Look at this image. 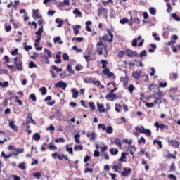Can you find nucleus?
Returning a JSON list of instances; mask_svg holds the SVG:
<instances>
[{"mask_svg": "<svg viewBox=\"0 0 180 180\" xmlns=\"http://www.w3.org/2000/svg\"><path fill=\"white\" fill-rule=\"evenodd\" d=\"M97 46V53L98 56H102L103 54V50L105 51L104 53V57H108V48L105 44L102 41V37H99V41L96 44Z\"/></svg>", "mask_w": 180, "mask_h": 180, "instance_id": "f257e3e1", "label": "nucleus"}, {"mask_svg": "<svg viewBox=\"0 0 180 180\" xmlns=\"http://www.w3.org/2000/svg\"><path fill=\"white\" fill-rule=\"evenodd\" d=\"M107 32L108 34H104V35L101 37V41L103 40L104 41H108V43H112V41H113V33L109 29L107 30Z\"/></svg>", "mask_w": 180, "mask_h": 180, "instance_id": "f03ea898", "label": "nucleus"}, {"mask_svg": "<svg viewBox=\"0 0 180 180\" xmlns=\"http://www.w3.org/2000/svg\"><path fill=\"white\" fill-rule=\"evenodd\" d=\"M43 33V25L41 26L40 28L38 29V31L35 32L37 34V39H35V42L34 44V47H37L41 40V34Z\"/></svg>", "mask_w": 180, "mask_h": 180, "instance_id": "7ed1b4c3", "label": "nucleus"}, {"mask_svg": "<svg viewBox=\"0 0 180 180\" xmlns=\"http://www.w3.org/2000/svg\"><path fill=\"white\" fill-rule=\"evenodd\" d=\"M131 174V168L130 167H124L123 171L121 172L122 176L126 177L129 176Z\"/></svg>", "mask_w": 180, "mask_h": 180, "instance_id": "20e7f679", "label": "nucleus"}, {"mask_svg": "<svg viewBox=\"0 0 180 180\" xmlns=\"http://www.w3.org/2000/svg\"><path fill=\"white\" fill-rule=\"evenodd\" d=\"M56 88H62V89L63 91H65L67 86H68V84L63 82V81H60L59 82L56 83L55 84Z\"/></svg>", "mask_w": 180, "mask_h": 180, "instance_id": "39448f33", "label": "nucleus"}, {"mask_svg": "<svg viewBox=\"0 0 180 180\" xmlns=\"http://www.w3.org/2000/svg\"><path fill=\"white\" fill-rule=\"evenodd\" d=\"M126 54L127 57H139V53H137V51L131 49H127Z\"/></svg>", "mask_w": 180, "mask_h": 180, "instance_id": "423d86ee", "label": "nucleus"}, {"mask_svg": "<svg viewBox=\"0 0 180 180\" xmlns=\"http://www.w3.org/2000/svg\"><path fill=\"white\" fill-rule=\"evenodd\" d=\"M112 169L115 171V172H118V174L122 173V163L119 162L117 165H115L112 166Z\"/></svg>", "mask_w": 180, "mask_h": 180, "instance_id": "0eeeda50", "label": "nucleus"}, {"mask_svg": "<svg viewBox=\"0 0 180 180\" xmlns=\"http://www.w3.org/2000/svg\"><path fill=\"white\" fill-rule=\"evenodd\" d=\"M169 144H171L172 147H174V148H179V142L176 140L174 139H169L167 141Z\"/></svg>", "mask_w": 180, "mask_h": 180, "instance_id": "6e6552de", "label": "nucleus"}, {"mask_svg": "<svg viewBox=\"0 0 180 180\" xmlns=\"http://www.w3.org/2000/svg\"><path fill=\"white\" fill-rule=\"evenodd\" d=\"M86 137L89 139L90 141H95V139H96V132L93 131L91 133L88 132L86 134Z\"/></svg>", "mask_w": 180, "mask_h": 180, "instance_id": "1a4fd4ad", "label": "nucleus"}, {"mask_svg": "<svg viewBox=\"0 0 180 180\" xmlns=\"http://www.w3.org/2000/svg\"><path fill=\"white\" fill-rule=\"evenodd\" d=\"M152 98L154 99L153 103L155 105H161V103H162L161 98L157 97V94H152Z\"/></svg>", "mask_w": 180, "mask_h": 180, "instance_id": "9d476101", "label": "nucleus"}, {"mask_svg": "<svg viewBox=\"0 0 180 180\" xmlns=\"http://www.w3.org/2000/svg\"><path fill=\"white\" fill-rule=\"evenodd\" d=\"M98 16H101V15L108 13V9L103 8V6H98Z\"/></svg>", "mask_w": 180, "mask_h": 180, "instance_id": "9b49d317", "label": "nucleus"}, {"mask_svg": "<svg viewBox=\"0 0 180 180\" xmlns=\"http://www.w3.org/2000/svg\"><path fill=\"white\" fill-rule=\"evenodd\" d=\"M33 12V18L36 20V19H40L41 18V15H40V13L39 9L37 10H32Z\"/></svg>", "mask_w": 180, "mask_h": 180, "instance_id": "f8f14e48", "label": "nucleus"}, {"mask_svg": "<svg viewBox=\"0 0 180 180\" xmlns=\"http://www.w3.org/2000/svg\"><path fill=\"white\" fill-rule=\"evenodd\" d=\"M102 72L103 74H105L106 75H108L109 78H110V77H115V74L110 72L109 68H105L102 71Z\"/></svg>", "mask_w": 180, "mask_h": 180, "instance_id": "ddd939ff", "label": "nucleus"}, {"mask_svg": "<svg viewBox=\"0 0 180 180\" xmlns=\"http://www.w3.org/2000/svg\"><path fill=\"white\" fill-rule=\"evenodd\" d=\"M105 99H111V101H115V99H117V98L116 97V94L110 92V94H107Z\"/></svg>", "mask_w": 180, "mask_h": 180, "instance_id": "4468645a", "label": "nucleus"}, {"mask_svg": "<svg viewBox=\"0 0 180 180\" xmlns=\"http://www.w3.org/2000/svg\"><path fill=\"white\" fill-rule=\"evenodd\" d=\"M132 77L134 78H135V79H139V78H140V77H141V71H134L132 72Z\"/></svg>", "mask_w": 180, "mask_h": 180, "instance_id": "2eb2a0df", "label": "nucleus"}, {"mask_svg": "<svg viewBox=\"0 0 180 180\" xmlns=\"http://www.w3.org/2000/svg\"><path fill=\"white\" fill-rule=\"evenodd\" d=\"M8 125L10 126V128L13 131L18 132V127L15 124V122L13 121H10L8 123Z\"/></svg>", "mask_w": 180, "mask_h": 180, "instance_id": "dca6fc26", "label": "nucleus"}, {"mask_svg": "<svg viewBox=\"0 0 180 180\" xmlns=\"http://www.w3.org/2000/svg\"><path fill=\"white\" fill-rule=\"evenodd\" d=\"M15 67L18 71H23V62L20 60L18 63L15 64Z\"/></svg>", "mask_w": 180, "mask_h": 180, "instance_id": "f3484780", "label": "nucleus"}, {"mask_svg": "<svg viewBox=\"0 0 180 180\" xmlns=\"http://www.w3.org/2000/svg\"><path fill=\"white\" fill-rule=\"evenodd\" d=\"M33 114H32V112H29L27 115V120L30 121L31 123H32V124L36 125V122H34V120L33 119Z\"/></svg>", "mask_w": 180, "mask_h": 180, "instance_id": "a211bd4d", "label": "nucleus"}, {"mask_svg": "<svg viewBox=\"0 0 180 180\" xmlns=\"http://www.w3.org/2000/svg\"><path fill=\"white\" fill-rule=\"evenodd\" d=\"M115 146H118L120 150H122V140L119 138H115L114 140Z\"/></svg>", "mask_w": 180, "mask_h": 180, "instance_id": "6ab92c4d", "label": "nucleus"}, {"mask_svg": "<svg viewBox=\"0 0 180 180\" xmlns=\"http://www.w3.org/2000/svg\"><path fill=\"white\" fill-rule=\"evenodd\" d=\"M126 153L122 152L121 153V157L118 159L120 162H126Z\"/></svg>", "mask_w": 180, "mask_h": 180, "instance_id": "aec40b11", "label": "nucleus"}, {"mask_svg": "<svg viewBox=\"0 0 180 180\" xmlns=\"http://www.w3.org/2000/svg\"><path fill=\"white\" fill-rule=\"evenodd\" d=\"M79 29H81V25H76L73 27V32L75 36H78V34H79Z\"/></svg>", "mask_w": 180, "mask_h": 180, "instance_id": "412c9836", "label": "nucleus"}, {"mask_svg": "<svg viewBox=\"0 0 180 180\" xmlns=\"http://www.w3.org/2000/svg\"><path fill=\"white\" fill-rule=\"evenodd\" d=\"M97 108L98 109V112H105V107L103 106V104L97 103Z\"/></svg>", "mask_w": 180, "mask_h": 180, "instance_id": "4be33fe9", "label": "nucleus"}, {"mask_svg": "<svg viewBox=\"0 0 180 180\" xmlns=\"http://www.w3.org/2000/svg\"><path fill=\"white\" fill-rule=\"evenodd\" d=\"M72 94L73 99H77V98H78V95L79 94V91H76L75 89H72Z\"/></svg>", "mask_w": 180, "mask_h": 180, "instance_id": "5701e85b", "label": "nucleus"}, {"mask_svg": "<svg viewBox=\"0 0 180 180\" xmlns=\"http://www.w3.org/2000/svg\"><path fill=\"white\" fill-rule=\"evenodd\" d=\"M110 153L111 154V155H117V154H119V149L111 148L110 149Z\"/></svg>", "mask_w": 180, "mask_h": 180, "instance_id": "b1692460", "label": "nucleus"}, {"mask_svg": "<svg viewBox=\"0 0 180 180\" xmlns=\"http://www.w3.org/2000/svg\"><path fill=\"white\" fill-rule=\"evenodd\" d=\"M44 51H45V53H46V54H47V56H45V60H47V58H51V57H53L52 56H51V51H50V50H49V49H44Z\"/></svg>", "mask_w": 180, "mask_h": 180, "instance_id": "393cba45", "label": "nucleus"}, {"mask_svg": "<svg viewBox=\"0 0 180 180\" xmlns=\"http://www.w3.org/2000/svg\"><path fill=\"white\" fill-rule=\"evenodd\" d=\"M135 130H138V131H139L140 133L144 134L146 129L143 126H136L135 127Z\"/></svg>", "mask_w": 180, "mask_h": 180, "instance_id": "a878e982", "label": "nucleus"}, {"mask_svg": "<svg viewBox=\"0 0 180 180\" xmlns=\"http://www.w3.org/2000/svg\"><path fill=\"white\" fill-rule=\"evenodd\" d=\"M101 64H102V65H103V66H102V68H103L104 70H106V68H108V66L106 65L107 64H108V60L102 59V60H101Z\"/></svg>", "mask_w": 180, "mask_h": 180, "instance_id": "bb28decb", "label": "nucleus"}, {"mask_svg": "<svg viewBox=\"0 0 180 180\" xmlns=\"http://www.w3.org/2000/svg\"><path fill=\"white\" fill-rule=\"evenodd\" d=\"M73 13H74V15H77V16L79 18H82V13L78 8H75L73 11Z\"/></svg>", "mask_w": 180, "mask_h": 180, "instance_id": "cd10ccee", "label": "nucleus"}, {"mask_svg": "<svg viewBox=\"0 0 180 180\" xmlns=\"http://www.w3.org/2000/svg\"><path fill=\"white\" fill-rule=\"evenodd\" d=\"M75 151H82L84 150V146L82 145H76L74 148Z\"/></svg>", "mask_w": 180, "mask_h": 180, "instance_id": "c85d7f7f", "label": "nucleus"}, {"mask_svg": "<svg viewBox=\"0 0 180 180\" xmlns=\"http://www.w3.org/2000/svg\"><path fill=\"white\" fill-rule=\"evenodd\" d=\"M105 131L107 134H112V133H113V128L112 126H108L107 128H105Z\"/></svg>", "mask_w": 180, "mask_h": 180, "instance_id": "c756f323", "label": "nucleus"}, {"mask_svg": "<svg viewBox=\"0 0 180 180\" xmlns=\"http://www.w3.org/2000/svg\"><path fill=\"white\" fill-rule=\"evenodd\" d=\"M32 139H33V140H35V141H39V140H40V139H41L40 134L35 133L33 135Z\"/></svg>", "mask_w": 180, "mask_h": 180, "instance_id": "7c9ffc66", "label": "nucleus"}, {"mask_svg": "<svg viewBox=\"0 0 180 180\" xmlns=\"http://www.w3.org/2000/svg\"><path fill=\"white\" fill-rule=\"evenodd\" d=\"M0 86L1 88H8L9 86V82L6 81L4 82H0Z\"/></svg>", "mask_w": 180, "mask_h": 180, "instance_id": "2f4dec72", "label": "nucleus"}, {"mask_svg": "<svg viewBox=\"0 0 180 180\" xmlns=\"http://www.w3.org/2000/svg\"><path fill=\"white\" fill-rule=\"evenodd\" d=\"M75 143H77V144H79V143H81V141H79V138L81 137V135H79V134H75Z\"/></svg>", "mask_w": 180, "mask_h": 180, "instance_id": "473e14b6", "label": "nucleus"}, {"mask_svg": "<svg viewBox=\"0 0 180 180\" xmlns=\"http://www.w3.org/2000/svg\"><path fill=\"white\" fill-rule=\"evenodd\" d=\"M49 150H57V147L56 146H54V143H53V142L49 143Z\"/></svg>", "mask_w": 180, "mask_h": 180, "instance_id": "72a5a7b5", "label": "nucleus"}, {"mask_svg": "<svg viewBox=\"0 0 180 180\" xmlns=\"http://www.w3.org/2000/svg\"><path fill=\"white\" fill-rule=\"evenodd\" d=\"M149 12L150 15H153V16H155V15L157 14V10H155V8L153 7L149 8Z\"/></svg>", "mask_w": 180, "mask_h": 180, "instance_id": "f704fd0d", "label": "nucleus"}, {"mask_svg": "<svg viewBox=\"0 0 180 180\" xmlns=\"http://www.w3.org/2000/svg\"><path fill=\"white\" fill-rule=\"evenodd\" d=\"M172 18L174 20H176V22H180V18L176 15V13H174L171 15Z\"/></svg>", "mask_w": 180, "mask_h": 180, "instance_id": "c9c22d12", "label": "nucleus"}, {"mask_svg": "<svg viewBox=\"0 0 180 180\" xmlns=\"http://www.w3.org/2000/svg\"><path fill=\"white\" fill-rule=\"evenodd\" d=\"M108 86H109L110 85H112V86H114V89L110 90L111 93L115 92V91H117V88L116 87V84L112 82V83H108Z\"/></svg>", "mask_w": 180, "mask_h": 180, "instance_id": "e433bc0d", "label": "nucleus"}, {"mask_svg": "<svg viewBox=\"0 0 180 180\" xmlns=\"http://www.w3.org/2000/svg\"><path fill=\"white\" fill-rule=\"evenodd\" d=\"M157 143L158 145V147L160 148H162L163 146H162V142L161 141H158L157 139L153 141V144Z\"/></svg>", "mask_w": 180, "mask_h": 180, "instance_id": "4c0bfd02", "label": "nucleus"}, {"mask_svg": "<svg viewBox=\"0 0 180 180\" xmlns=\"http://www.w3.org/2000/svg\"><path fill=\"white\" fill-rule=\"evenodd\" d=\"M51 68H53V70L54 71H56V72H61V71H63V68H59L58 67H57L56 65H52Z\"/></svg>", "mask_w": 180, "mask_h": 180, "instance_id": "58836bf2", "label": "nucleus"}, {"mask_svg": "<svg viewBox=\"0 0 180 180\" xmlns=\"http://www.w3.org/2000/svg\"><path fill=\"white\" fill-rule=\"evenodd\" d=\"M58 41L59 44H63V41H61V37H56L53 39L54 43H57Z\"/></svg>", "mask_w": 180, "mask_h": 180, "instance_id": "ea45409f", "label": "nucleus"}, {"mask_svg": "<svg viewBox=\"0 0 180 180\" xmlns=\"http://www.w3.org/2000/svg\"><path fill=\"white\" fill-rule=\"evenodd\" d=\"M67 70L70 74H75V71L72 70V66H71V65H68Z\"/></svg>", "mask_w": 180, "mask_h": 180, "instance_id": "a19ab883", "label": "nucleus"}, {"mask_svg": "<svg viewBox=\"0 0 180 180\" xmlns=\"http://www.w3.org/2000/svg\"><path fill=\"white\" fill-rule=\"evenodd\" d=\"M61 112H60V110H57L56 112H55V117L58 120H60L61 119Z\"/></svg>", "mask_w": 180, "mask_h": 180, "instance_id": "79ce46f5", "label": "nucleus"}, {"mask_svg": "<svg viewBox=\"0 0 180 180\" xmlns=\"http://www.w3.org/2000/svg\"><path fill=\"white\" fill-rule=\"evenodd\" d=\"M102 4L104 6H106V5H108V4L113 5L114 2L113 0H108L107 1H102Z\"/></svg>", "mask_w": 180, "mask_h": 180, "instance_id": "37998d69", "label": "nucleus"}, {"mask_svg": "<svg viewBox=\"0 0 180 180\" xmlns=\"http://www.w3.org/2000/svg\"><path fill=\"white\" fill-rule=\"evenodd\" d=\"M55 143H65V139L63 137H60L55 139Z\"/></svg>", "mask_w": 180, "mask_h": 180, "instance_id": "c03bdc74", "label": "nucleus"}, {"mask_svg": "<svg viewBox=\"0 0 180 180\" xmlns=\"http://www.w3.org/2000/svg\"><path fill=\"white\" fill-rule=\"evenodd\" d=\"M56 22L58 23V27H63V20H60V18L56 19Z\"/></svg>", "mask_w": 180, "mask_h": 180, "instance_id": "a18cd8bd", "label": "nucleus"}, {"mask_svg": "<svg viewBox=\"0 0 180 180\" xmlns=\"http://www.w3.org/2000/svg\"><path fill=\"white\" fill-rule=\"evenodd\" d=\"M29 68H37V65L33 61L29 63Z\"/></svg>", "mask_w": 180, "mask_h": 180, "instance_id": "49530a36", "label": "nucleus"}, {"mask_svg": "<svg viewBox=\"0 0 180 180\" xmlns=\"http://www.w3.org/2000/svg\"><path fill=\"white\" fill-rule=\"evenodd\" d=\"M120 23L121 25H126V23H129V18H122L120 20Z\"/></svg>", "mask_w": 180, "mask_h": 180, "instance_id": "de8ad7c7", "label": "nucleus"}, {"mask_svg": "<svg viewBox=\"0 0 180 180\" xmlns=\"http://www.w3.org/2000/svg\"><path fill=\"white\" fill-rule=\"evenodd\" d=\"M129 153L131 155H134V153L136 152V147L134 146H131L129 148Z\"/></svg>", "mask_w": 180, "mask_h": 180, "instance_id": "09e8293b", "label": "nucleus"}, {"mask_svg": "<svg viewBox=\"0 0 180 180\" xmlns=\"http://www.w3.org/2000/svg\"><path fill=\"white\" fill-rule=\"evenodd\" d=\"M41 95H46L47 94V89L46 87H41L39 89Z\"/></svg>", "mask_w": 180, "mask_h": 180, "instance_id": "8fccbe9b", "label": "nucleus"}, {"mask_svg": "<svg viewBox=\"0 0 180 180\" xmlns=\"http://www.w3.org/2000/svg\"><path fill=\"white\" fill-rule=\"evenodd\" d=\"M155 94H156V96L158 95V98H164V93H162V91H161L160 90H158V91L157 93H155Z\"/></svg>", "mask_w": 180, "mask_h": 180, "instance_id": "3c124183", "label": "nucleus"}, {"mask_svg": "<svg viewBox=\"0 0 180 180\" xmlns=\"http://www.w3.org/2000/svg\"><path fill=\"white\" fill-rule=\"evenodd\" d=\"M29 98H30V99L33 101V102H36V101H37V98H36V94H30Z\"/></svg>", "mask_w": 180, "mask_h": 180, "instance_id": "603ef678", "label": "nucleus"}, {"mask_svg": "<svg viewBox=\"0 0 180 180\" xmlns=\"http://www.w3.org/2000/svg\"><path fill=\"white\" fill-rule=\"evenodd\" d=\"M128 91L130 94H133V91H134V85L129 84V86H128Z\"/></svg>", "mask_w": 180, "mask_h": 180, "instance_id": "864d4df0", "label": "nucleus"}, {"mask_svg": "<svg viewBox=\"0 0 180 180\" xmlns=\"http://www.w3.org/2000/svg\"><path fill=\"white\" fill-rule=\"evenodd\" d=\"M139 56V57H147V51L143 50Z\"/></svg>", "mask_w": 180, "mask_h": 180, "instance_id": "5fc2aeb1", "label": "nucleus"}, {"mask_svg": "<svg viewBox=\"0 0 180 180\" xmlns=\"http://www.w3.org/2000/svg\"><path fill=\"white\" fill-rule=\"evenodd\" d=\"M170 79H178V73H172L170 75Z\"/></svg>", "mask_w": 180, "mask_h": 180, "instance_id": "6e6d98bb", "label": "nucleus"}, {"mask_svg": "<svg viewBox=\"0 0 180 180\" xmlns=\"http://www.w3.org/2000/svg\"><path fill=\"white\" fill-rule=\"evenodd\" d=\"M26 164L25 162H22V163H20L18 165V168H20V169H26V167H25Z\"/></svg>", "mask_w": 180, "mask_h": 180, "instance_id": "4d7b16f0", "label": "nucleus"}, {"mask_svg": "<svg viewBox=\"0 0 180 180\" xmlns=\"http://www.w3.org/2000/svg\"><path fill=\"white\" fill-rule=\"evenodd\" d=\"M14 151H17V154H22V153H25V149L24 148H20V149H18V148H14Z\"/></svg>", "mask_w": 180, "mask_h": 180, "instance_id": "13d9d810", "label": "nucleus"}, {"mask_svg": "<svg viewBox=\"0 0 180 180\" xmlns=\"http://www.w3.org/2000/svg\"><path fill=\"white\" fill-rule=\"evenodd\" d=\"M62 57L65 61H68L70 60V56H68V53H63Z\"/></svg>", "mask_w": 180, "mask_h": 180, "instance_id": "bf43d9fd", "label": "nucleus"}, {"mask_svg": "<svg viewBox=\"0 0 180 180\" xmlns=\"http://www.w3.org/2000/svg\"><path fill=\"white\" fill-rule=\"evenodd\" d=\"M32 175L34 178H37V179H40V177L41 176V174H40V172L33 173Z\"/></svg>", "mask_w": 180, "mask_h": 180, "instance_id": "052dcab7", "label": "nucleus"}, {"mask_svg": "<svg viewBox=\"0 0 180 180\" xmlns=\"http://www.w3.org/2000/svg\"><path fill=\"white\" fill-rule=\"evenodd\" d=\"M145 106H146V108H154L155 105L154 103H146Z\"/></svg>", "mask_w": 180, "mask_h": 180, "instance_id": "680f3d73", "label": "nucleus"}, {"mask_svg": "<svg viewBox=\"0 0 180 180\" xmlns=\"http://www.w3.org/2000/svg\"><path fill=\"white\" fill-rule=\"evenodd\" d=\"M139 144H146V139L144 137L141 136L140 138V140L138 141Z\"/></svg>", "mask_w": 180, "mask_h": 180, "instance_id": "e2e57ef3", "label": "nucleus"}, {"mask_svg": "<svg viewBox=\"0 0 180 180\" xmlns=\"http://www.w3.org/2000/svg\"><path fill=\"white\" fill-rule=\"evenodd\" d=\"M167 85H168V83H167V82H160L159 84V88H165Z\"/></svg>", "mask_w": 180, "mask_h": 180, "instance_id": "0e129e2a", "label": "nucleus"}, {"mask_svg": "<svg viewBox=\"0 0 180 180\" xmlns=\"http://www.w3.org/2000/svg\"><path fill=\"white\" fill-rule=\"evenodd\" d=\"M89 106L91 108V110H95L96 108H95V103H94V102H90L89 103Z\"/></svg>", "mask_w": 180, "mask_h": 180, "instance_id": "69168bd1", "label": "nucleus"}, {"mask_svg": "<svg viewBox=\"0 0 180 180\" xmlns=\"http://www.w3.org/2000/svg\"><path fill=\"white\" fill-rule=\"evenodd\" d=\"M124 56V51H120L118 52L117 56L120 57V58H123V56Z\"/></svg>", "mask_w": 180, "mask_h": 180, "instance_id": "338daca9", "label": "nucleus"}, {"mask_svg": "<svg viewBox=\"0 0 180 180\" xmlns=\"http://www.w3.org/2000/svg\"><path fill=\"white\" fill-rule=\"evenodd\" d=\"M143 134H146V136H151V131L150 129H145Z\"/></svg>", "mask_w": 180, "mask_h": 180, "instance_id": "774afa93", "label": "nucleus"}]
</instances>
